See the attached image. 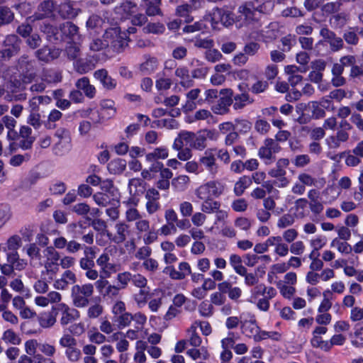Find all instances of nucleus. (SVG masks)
Masks as SVG:
<instances>
[{"label": "nucleus", "mask_w": 363, "mask_h": 363, "mask_svg": "<svg viewBox=\"0 0 363 363\" xmlns=\"http://www.w3.org/2000/svg\"><path fill=\"white\" fill-rule=\"evenodd\" d=\"M182 140L186 145L199 151L203 150L207 147V140L216 141L218 138V133L215 130L203 129L194 133L189 131H182L179 133Z\"/></svg>", "instance_id": "2"}, {"label": "nucleus", "mask_w": 363, "mask_h": 363, "mask_svg": "<svg viewBox=\"0 0 363 363\" xmlns=\"http://www.w3.org/2000/svg\"><path fill=\"white\" fill-rule=\"evenodd\" d=\"M190 182V178L186 175H179L172 181V185L177 189H184Z\"/></svg>", "instance_id": "64"}, {"label": "nucleus", "mask_w": 363, "mask_h": 363, "mask_svg": "<svg viewBox=\"0 0 363 363\" xmlns=\"http://www.w3.org/2000/svg\"><path fill=\"white\" fill-rule=\"evenodd\" d=\"M55 4L51 0H46L42 2L38 8V11L35 13V19H43L52 16L54 11Z\"/></svg>", "instance_id": "28"}, {"label": "nucleus", "mask_w": 363, "mask_h": 363, "mask_svg": "<svg viewBox=\"0 0 363 363\" xmlns=\"http://www.w3.org/2000/svg\"><path fill=\"white\" fill-rule=\"evenodd\" d=\"M175 76L179 79V84L184 88H190L194 85V81L186 67H178L174 72Z\"/></svg>", "instance_id": "26"}, {"label": "nucleus", "mask_w": 363, "mask_h": 363, "mask_svg": "<svg viewBox=\"0 0 363 363\" xmlns=\"http://www.w3.org/2000/svg\"><path fill=\"white\" fill-rule=\"evenodd\" d=\"M8 262L12 263L14 266V270L21 271L27 266V262L21 259L19 255H11L6 259Z\"/></svg>", "instance_id": "52"}, {"label": "nucleus", "mask_w": 363, "mask_h": 363, "mask_svg": "<svg viewBox=\"0 0 363 363\" xmlns=\"http://www.w3.org/2000/svg\"><path fill=\"white\" fill-rule=\"evenodd\" d=\"M66 53L69 59L76 60L80 56V48L77 43H69L66 48Z\"/></svg>", "instance_id": "59"}, {"label": "nucleus", "mask_w": 363, "mask_h": 363, "mask_svg": "<svg viewBox=\"0 0 363 363\" xmlns=\"http://www.w3.org/2000/svg\"><path fill=\"white\" fill-rule=\"evenodd\" d=\"M58 11L65 18H73L78 15L79 9L74 8L72 3L67 0L60 4Z\"/></svg>", "instance_id": "30"}, {"label": "nucleus", "mask_w": 363, "mask_h": 363, "mask_svg": "<svg viewBox=\"0 0 363 363\" xmlns=\"http://www.w3.org/2000/svg\"><path fill=\"white\" fill-rule=\"evenodd\" d=\"M77 281L76 274L71 270L65 271L59 279L55 280L53 286L58 290H65L69 285L74 284Z\"/></svg>", "instance_id": "18"}, {"label": "nucleus", "mask_w": 363, "mask_h": 363, "mask_svg": "<svg viewBox=\"0 0 363 363\" xmlns=\"http://www.w3.org/2000/svg\"><path fill=\"white\" fill-rule=\"evenodd\" d=\"M115 233H107L109 240L116 243L121 244L131 235L130 226L125 221H118L114 225Z\"/></svg>", "instance_id": "12"}, {"label": "nucleus", "mask_w": 363, "mask_h": 363, "mask_svg": "<svg viewBox=\"0 0 363 363\" xmlns=\"http://www.w3.org/2000/svg\"><path fill=\"white\" fill-rule=\"evenodd\" d=\"M158 65L157 60L155 57H148L145 62L140 65V70L146 74L154 72Z\"/></svg>", "instance_id": "50"}, {"label": "nucleus", "mask_w": 363, "mask_h": 363, "mask_svg": "<svg viewBox=\"0 0 363 363\" xmlns=\"http://www.w3.org/2000/svg\"><path fill=\"white\" fill-rule=\"evenodd\" d=\"M199 162L213 177L218 174L219 165L216 162L215 155H213V149L206 150L203 155L199 158Z\"/></svg>", "instance_id": "15"}, {"label": "nucleus", "mask_w": 363, "mask_h": 363, "mask_svg": "<svg viewBox=\"0 0 363 363\" xmlns=\"http://www.w3.org/2000/svg\"><path fill=\"white\" fill-rule=\"evenodd\" d=\"M281 147L279 143L272 138H267L264 140L263 145L259 149L258 155L265 160L266 164H269L275 160L273 155L279 152Z\"/></svg>", "instance_id": "10"}, {"label": "nucleus", "mask_w": 363, "mask_h": 363, "mask_svg": "<svg viewBox=\"0 0 363 363\" xmlns=\"http://www.w3.org/2000/svg\"><path fill=\"white\" fill-rule=\"evenodd\" d=\"M103 38L108 43V47L111 48L116 52H121L128 45L126 33L121 32L118 27L107 29Z\"/></svg>", "instance_id": "5"}, {"label": "nucleus", "mask_w": 363, "mask_h": 363, "mask_svg": "<svg viewBox=\"0 0 363 363\" xmlns=\"http://www.w3.org/2000/svg\"><path fill=\"white\" fill-rule=\"evenodd\" d=\"M132 320V314L128 312L116 316L115 319V321L118 323V326L120 328L128 326Z\"/></svg>", "instance_id": "57"}, {"label": "nucleus", "mask_w": 363, "mask_h": 363, "mask_svg": "<svg viewBox=\"0 0 363 363\" xmlns=\"http://www.w3.org/2000/svg\"><path fill=\"white\" fill-rule=\"evenodd\" d=\"M160 4V0H152L147 4L146 14L152 16L155 15H160L161 11L159 8Z\"/></svg>", "instance_id": "62"}, {"label": "nucleus", "mask_w": 363, "mask_h": 363, "mask_svg": "<svg viewBox=\"0 0 363 363\" xmlns=\"http://www.w3.org/2000/svg\"><path fill=\"white\" fill-rule=\"evenodd\" d=\"M94 294V285L84 284L82 285H74L71 291L72 303L75 307L84 308L89 303V298Z\"/></svg>", "instance_id": "4"}, {"label": "nucleus", "mask_w": 363, "mask_h": 363, "mask_svg": "<svg viewBox=\"0 0 363 363\" xmlns=\"http://www.w3.org/2000/svg\"><path fill=\"white\" fill-rule=\"evenodd\" d=\"M75 86L80 91H82L89 99H93L96 95V89L94 85L91 84L89 79L86 77L77 79Z\"/></svg>", "instance_id": "23"}, {"label": "nucleus", "mask_w": 363, "mask_h": 363, "mask_svg": "<svg viewBox=\"0 0 363 363\" xmlns=\"http://www.w3.org/2000/svg\"><path fill=\"white\" fill-rule=\"evenodd\" d=\"M145 199L147 200L145 203V208L149 215H152L160 208V203L159 202L160 195L159 191L154 189H148L145 193Z\"/></svg>", "instance_id": "16"}, {"label": "nucleus", "mask_w": 363, "mask_h": 363, "mask_svg": "<svg viewBox=\"0 0 363 363\" xmlns=\"http://www.w3.org/2000/svg\"><path fill=\"white\" fill-rule=\"evenodd\" d=\"M14 18L12 11L6 6H0V26L11 23Z\"/></svg>", "instance_id": "49"}, {"label": "nucleus", "mask_w": 363, "mask_h": 363, "mask_svg": "<svg viewBox=\"0 0 363 363\" xmlns=\"http://www.w3.org/2000/svg\"><path fill=\"white\" fill-rule=\"evenodd\" d=\"M176 12L178 16L181 17H184L185 21L186 23H190L193 21V17L189 15V13L191 12V10L188 4H182L177 6Z\"/></svg>", "instance_id": "60"}, {"label": "nucleus", "mask_w": 363, "mask_h": 363, "mask_svg": "<svg viewBox=\"0 0 363 363\" xmlns=\"http://www.w3.org/2000/svg\"><path fill=\"white\" fill-rule=\"evenodd\" d=\"M36 57L42 61L49 62L52 60L57 58L60 56V52L59 49L50 48L48 46H45L41 49H39L35 52Z\"/></svg>", "instance_id": "29"}, {"label": "nucleus", "mask_w": 363, "mask_h": 363, "mask_svg": "<svg viewBox=\"0 0 363 363\" xmlns=\"http://www.w3.org/2000/svg\"><path fill=\"white\" fill-rule=\"evenodd\" d=\"M251 184L252 179L248 176H242L235 183L233 192L235 196H240Z\"/></svg>", "instance_id": "32"}, {"label": "nucleus", "mask_w": 363, "mask_h": 363, "mask_svg": "<svg viewBox=\"0 0 363 363\" xmlns=\"http://www.w3.org/2000/svg\"><path fill=\"white\" fill-rule=\"evenodd\" d=\"M96 250V247H84V257L79 259V266L82 269H90V268L94 267Z\"/></svg>", "instance_id": "20"}, {"label": "nucleus", "mask_w": 363, "mask_h": 363, "mask_svg": "<svg viewBox=\"0 0 363 363\" xmlns=\"http://www.w3.org/2000/svg\"><path fill=\"white\" fill-rule=\"evenodd\" d=\"M1 339L5 343L14 345H18L21 342V337L11 329L5 330Z\"/></svg>", "instance_id": "43"}, {"label": "nucleus", "mask_w": 363, "mask_h": 363, "mask_svg": "<svg viewBox=\"0 0 363 363\" xmlns=\"http://www.w3.org/2000/svg\"><path fill=\"white\" fill-rule=\"evenodd\" d=\"M280 294L286 298H291L296 292V289L291 285L284 284L282 282L277 284Z\"/></svg>", "instance_id": "61"}, {"label": "nucleus", "mask_w": 363, "mask_h": 363, "mask_svg": "<svg viewBox=\"0 0 363 363\" xmlns=\"http://www.w3.org/2000/svg\"><path fill=\"white\" fill-rule=\"evenodd\" d=\"M4 48L1 51V57L10 59L19 52L21 40L16 35H9L4 41Z\"/></svg>", "instance_id": "14"}, {"label": "nucleus", "mask_w": 363, "mask_h": 363, "mask_svg": "<svg viewBox=\"0 0 363 363\" xmlns=\"http://www.w3.org/2000/svg\"><path fill=\"white\" fill-rule=\"evenodd\" d=\"M39 324L44 328H51L56 323V318L51 313H45L38 318Z\"/></svg>", "instance_id": "48"}, {"label": "nucleus", "mask_w": 363, "mask_h": 363, "mask_svg": "<svg viewBox=\"0 0 363 363\" xmlns=\"http://www.w3.org/2000/svg\"><path fill=\"white\" fill-rule=\"evenodd\" d=\"M233 106L235 110L242 109L247 104L253 103V99L250 97L247 91L236 94L233 96Z\"/></svg>", "instance_id": "33"}, {"label": "nucleus", "mask_w": 363, "mask_h": 363, "mask_svg": "<svg viewBox=\"0 0 363 363\" xmlns=\"http://www.w3.org/2000/svg\"><path fill=\"white\" fill-rule=\"evenodd\" d=\"M198 328V322H194L191 326L188 329L187 334L189 337V342L193 347H199L201 344V338L199 337L196 332Z\"/></svg>", "instance_id": "38"}, {"label": "nucleus", "mask_w": 363, "mask_h": 363, "mask_svg": "<svg viewBox=\"0 0 363 363\" xmlns=\"http://www.w3.org/2000/svg\"><path fill=\"white\" fill-rule=\"evenodd\" d=\"M295 223V218L293 215L286 213L281 216L277 220V227L280 229H284L291 226Z\"/></svg>", "instance_id": "53"}, {"label": "nucleus", "mask_w": 363, "mask_h": 363, "mask_svg": "<svg viewBox=\"0 0 363 363\" xmlns=\"http://www.w3.org/2000/svg\"><path fill=\"white\" fill-rule=\"evenodd\" d=\"M94 77L102 84L106 89L111 90L116 86V81L109 76L107 70L104 69L95 71Z\"/></svg>", "instance_id": "25"}, {"label": "nucleus", "mask_w": 363, "mask_h": 363, "mask_svg": "<svg viewBox=\"0 0 363 363\" xmlns=\"http://www.w3.org/2000/svg\"><path fill=\"white\" fill-rule=\"evenodd\" d=\"M27 123L33 126L34 129H39L43 125L40 114L35 111H30L27 118Z\"/></svg>", "instance_id": "54"}, {"label": "nucleus", "mask_w": 363, "mask_h": 363, "mask_svg": "<svg viewBox=\"0 0 363 363\" xmlns=\"http://www.w3.org/2000/svg\"><path fill=\"white\" fill-rule=\"evenodd\" d=\"M274 8L270 0H255L240 5L238 10L237 21L241 24L250 25L257 21L261 13H269Z\"/></svg>", "instance_id": "1"}, {"label": "nucleus", "mask_w": 363, "mask_h": 363, "mask_svg": "<svg viewBox=\"0 0 363 363\" xmlns=\"http://www.w3.org/2000/svg\"><path fill=\"white\" fill-rule=\"evenodd\" d=\"M225 294L219 291H215L210 295V301L212 306H221L226 302Z\"/></svg>", "instance_id": "63"}, {"label": "nucleus", "mask_w": 363, "mask_h": 363, "mask_svg": "<svg viewBox=\"0 0 363 363\" xmlns=\"http://www.w3.org/2000/svg\"><path fill=\"white\" fill-rule=\"evenodd\" d=\"M103 306L100 303H94L88 308L86 315L89 319H95L99 318L103 313Z\"/></svg>", "instance_id": "55"}, {"label": "nucleus", "mask_w": 363, "mask_h": 363, "mask_svg": "<svg viewBox=\"0 0 363 363\" xmlns=\"http://www.w3.org/2000/svg\"><path fill=\"white\" fill-rule=\"evenodd\" d=\"M222 96L211 106L212 111L218 115L226 114L229 111V107L233 104V90L223 89L220 91Z\"/></svg>", "instance_id": "9"}, {"label": "nucleus", "mask_w": 363, "mask_h": 363, "mask_svg": "<svg viewBox=\"0 0 363 363\" xmlns=\"http://www.w3.org/2000/svg\"><path fill=\"white\" fill-rule=\"evenodd\" d=\"M186 353L194 360H196L198 359L207 360L210 357V354L208 350L204 347H202L200 349H190Z\"/></svg>", "instance_id": "42"}, {"label": "nucleus", "mask_w": 363, "mask_h": 363, "mask_svg": "<svg viewBox=\"0 0 363 363\" xmlns=\"http://www.w3.org/2000/svg\"><path fill=\"white\" fill-rule=\"evenodd\" d=\"M33 61L29 60L28 56H21L18 61V67L22 72H29L33 70Z\"/></svg>", "instance_id": "51"}, {"label": "nucleus", "mask_w": 363, "mask_h": 363, "mask_svg": "<svg viewBox=\"0 0 363 363\" xmlns=\"http://www.w3.org/2000/svg\"><path fill=\"white\" fill-rule=\"evenodd\" d=\"M169 156V150L166 147L155 148L153 151L147 153L145 156L146 160L153 162L157 160H164Z\"/></svg>", "instance_id": "35"}, {"label": "nucleus", "mask_w": 363, "mask_h": 363, "mask_svg": "<svg viewBox=\"0 0 363 363\" xmlns=\"http://www.w3.org/2000/svg\"><path fill=\"white\" fill-rule=\"evenodd\" d=\"M225 190V184L218 179H213L200 185L195 190V195L199 199H216L223 195Z\"/></svg>", "instance_id": "3"}, {"label": "nucleus", "mask_w": 363, "mask_h": 363, "mask_svg": "<svg viewBox=\"0 0 363 363\" xmlns=\"http://www.w3.org/2000/svg\"><path fill=\"white\" fill-rule=\"evenodd\" d=\"M241 328L242 333L250 337H255L256 338V335L259 332V327L257 325L255 319L242 321Z\"/></svg>", "instance_id": "31"}, {"label": "nucleus", "mask_w": 363, "mask_h": 363, "mask_svg": "<svg viewBox=\"0 0 363 363\" xmlns=\"http://www.w3.org/2000/svg\"><path fill=\"white\" fill-rule=\"evenodd\" d=\"M185 145V141L182 140L179 134L174 141L172 148L178 151L177 157L182 161H187L193 156L191 150L189 147H184Z\"/></svg>", "instance_id": "19"}, {"label": "nucleus", "mask_w": 363, "mask_h": 363, "mask_svg": "<svg viewBox=\"0 0 363 363\" xmlns=\"http://www.w3.org/2000/svg\"><path fill=\"white\" fill-rule=\"evenodd\" d=\"M65 355L67 359L73 363L78 362L82 357L81 351L76 346L66 349Z\"/></svg>", "instance_id": "56"}, {"label": "nucleus", "mask_w": 363, "mask_h": 363, "mask_svg": "<svg viewBox=\"0 0 363 363\" xmlns=\"http://www.w3.org/2000/svg\"><path fill=\"white\" fill-rule=\"evenodd\" d=\"M229 262L235 272L238 275L247 269L242 264V261L241 257L237 254H231L230 255Z\"/></svg>", "instance_id": "45"}, {"label": "nucleus", "mask_w": 363, "mask_h": 363, "mask_svg": "<svg viewBox=\"0 0 363 363\" xmlns=\"http://www.w3.org/2000/svg\"><path fill=\"white\" fill-rule=\"evenodd\" d=\"M60 72L54 69L45 70L42 76V80L48 83H57L62 80Z\"/></svg>", "instance_id": "41"}, {"label": "nucleus", "mask_w": 363, "mask_h": 363, "mask_svg": "<svg viewBox=\"0 0 363 363\" xmlns=\"http://www.w3.org/2000/svg\"><path fill=\"white\" fill-rule=\"evenodd\" d=\"M271 247H274V254L279 257H286L289 254V246L283 242L281 236H271Z\"/></svg>", "instance_id": "27"}, {"label": "nucleus", "mask_w": 363, "mask_h": 363, "mask_svg": "<svg viewBox=\"0 0 363 363\" xmlns=\"http://www.w3.org/2000/svg\"><path fill=\"white\" fill-rule=\"evenodd\" d=\"M43 253L45 258L43 261V266L49 278L52 279L53 277L60 271V254L52 245L46 247Z\"/></svg>", "instance_id": "6"}, {"label": "nucleus", "mask_w": 363, "mask_h": 363, "mask_svg": "<svg viewBox=\"0 0 363 363\" xmlns=\"http://www.w3.org/2000/svg\"><path fill=\"white\" fill-rule=\"evenodd\" d=\"M339 125L340 130L337 131L335 135L341 143H346L350 138L348 131L352 129V126L348 121L345 120L341 121Z\"/></svg>", "instance_id": "34"}, {"label": "nucleus", "mask_w": 363, "mask_h": 363, "mask_svg": "<svg viewBox=\"0 0 363 363\" xmlns=\"http://www.w3.org/2000/svg\"><path fill=\"white\" fill-rule=\"evenodd\" d=\"M26 254L30 259V263L33 266H43V257L40 253V249L36 243H30L26 246Z\"/></svg>", "instance_id": "22"}, {"label": "nucleus", "mask_w": 363, "mask_h": 363, "mask_svg": "<svg viewBox=\"0 0 363 363\" xmlns=\"http://www.w3.org/2000/svg\"><path fill=\"white\" fill-rule=\"evenodd\" d=\"M143 30L147 33L161 34L164 33L165 27L160 23H150Z\"/></svg>", "instance_id": "58"}, {"label": "nucleus", "mask_w": 363, "mask_h": 363, "mask_svg": "<svg viewBox=\"0 0 363 363\" xmlns=\"http://www.w3.org/2000/svg\"><path fill=\"white\" fill-rule=\"evenodd\" d=\"M251 298L257 299L259 296L267 298H274L277 295V291L272 286H267L264 284H257L250 291Z\"/></svg>", "instance_id": "21"}, {"label": "nucleus", "mask_w": 363, "mask_h": 363, "mask_svg": "<svg viewBox=\"0 0 363 363\" xmlns=\"http://www.w3.org/2000/svg\"><path fill=\"white\" fill-rule=\"evenodd\" d=\"M93 199L97 205L103 207L110 204L112 200H117V197H112L110 194L106 192H97L94 194Z\"/></svg>", "instance_id": "39"}, {"label": "nucleus", "mask_w": 363, "mask_h": 363, "mask_svg": "<svg viewBox=\"0 0 363 363\" xmlns=\"http://www.w3.org/2000/svg\"><path fill=\"white\" fill-rule=\"evenodd\" d=\"M22 245L21 238L18 235L11 236L4 244L0 245V250L6 254V259L11 255H19L18 250Z\"/></svg>", "instance_id": "17"}, {"label": "nucleus", "mask_w": 363, "mask_h": 363, "mask_svg": "<svg viewBox=\"0 0 363 363\" xmlns=\"http://www.w3.org/2000/svg\"><path fill=\"white\" fill-rule=\"evenodd\" d=\"M239 275L244 277V283L247 286H254L259 284V279L256 272H247L245 269Z\"/></svg>", "instance_id": "47"}, {"label": "nucleus", "mask_w": 363, "mask_h": 363, "mask_svg": "<svg viewBox=\"0 0 363 363\" xmlns=\"http://www.w3.org/2000/svg\"><path fill=\"white\" fill-rule=\"evenodd\" d=\"M150 287H146L140 289L139 291L133 295V299L138 307H142L147 303L150 296Z\"/></svg>", "instance_id": "44"}, {"label": "nucleus", "mask_w": 363, "mask_h": 363, "mask_svg": "<svg viewBox=\"0 0 363 363\" xmlns=\"http://www.w3.org/2000/svg\"><path fill=\"white\" fill-rule=\"evenodd\" d=\"M58 310L60 312V323L63 327L75 322L80 318V313L77 309L69 307L64 303L58 305Z\"/></svg>", "instance_id": "13"}, {"label": "nucleus", "mask_w": 363, "mask_h": 363, "mask_svg": "<svg viewBox=\"0 0 363 363\" xmlns=\"http://www.w3.org/2000/svg\"><path fill=\"white\" fill-rule=\"evenodd\" d=\"M289 159H279L277 161L275 167L268 172V174L271 177L277 179V180L274 182V184L279 188H286L290 184V180L286 177V169L289 165Z\"/></svg>", "instance_id": "7"}, {"label": "nucleus", "mask_w": 363, "mask_h": 363, "mask_svg": "<svg viewBox=\"0 0 363 363\" xmlns=\"http://www.w3.org/2000/svg\"><path fill=\"white\" fill-rule=\"evenodd\" d=\"M203 201L201 205V210L205 213H213L220 208V203L213 199H201Z\"/></svg>", "instance_id": "37"}, {"label": "nucleus", "mask_w": 363, "mask_h": 363, "mask_svg": "<svg viewBox=\"0 0 363 363\" xmlns=\"http://www.w3.org/2000/svg\"><path fill=\"white\" fill-rule=\"evenodd\" d=\"M126 164L125 160L117 158L111 160L107 167L111 174H120L125 169Z\"/></svg>", "instance_id": "36"}, {"label": "nucleus", "mask_w": 363, "mask_h": 363, "mask_svg": "<svg viewBox=\"0 0 363 363\" xmlns=\"http://www.w3.org/2000/svg\"><path fill=\"white\" fill-rule=\"evenodd\" d=\"M32 129L28 125H21L19 130V136L23 138L20 142V147L23 150H28L32 147L35 138L32 136Z\"/></svg>", "instance_id": "24"}, {"label": "nucleus", "mask_w": 363, "mask_h": 363, "mask_svg": "<svg viewBox=\"0 0 363 363\" xmlns=\"http://www.w3.org/2000/svg\"><path fill=\"white\" fill-rule=\"evenodd\" d=\"M62 33L75 40L79 38V28L72 22H66L62 27Z\"/></svg>", "instance_id": "40"}, {"label": "nucleus", "mask_w": 363, "mask_h": 363, "mask_svg": "<svg viewBox=\"0 0 363 363\" xmlns=\"http://www.w3.org/2000/svg\"><path fill=\"white\" fill-rule=\"evenodd\" d=\"M210 21L213 27L221 23L225 27L232 26L235 22L234 14L232 11L224 9H214L210 14Z\"/></svg>", "instance_id": "11"}, {"label": "nucleus", "mask_w": 363, "mask_h": 363, "mask_svg": "<svg viewBox=\"0 0 363 363\" xmlns=\"http://www.w3.org/2000/svg\"><path fill=\"white\" fill-rule=\"evenodd\" d=\"M330 247H336L337 250L343 254H350L352 248L350 244L347 242L341 241L337 238H334L330 242Z\"/></svg>", "instance_id": "46"}, {"label": "nucleus", "mask_w": 363, "mask_h": 363, "mask_svg": "<svg viewBox=\"0 0 363 363\" xmlns=\"http://www.w3.org/2000/svg\"><path fill=\"white\" fill-rule=\"evenodd\" d=\"M56 141L53 146L55 155H63L67 153L72 147V139L69 131L65 128H59L54 135Z\"/></svg>", "instance_id": "8"}]
</instances>
